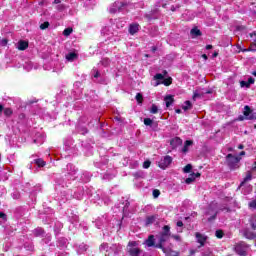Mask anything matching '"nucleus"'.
Returning <instances> with one entry per match:
<instances>
[{"mask_svg": "<svg viewBox=\"0 0 256 256\" xmlns=\"http://www.w3.org/2000/svg\"><path fill=\"white\" fill-rule=\"evenodd\" d=\"M1 45H3V46H5V45H7V39H3V40H1Z\"/></svg>", "mask_w": 256, "mask_h": 256, "instance_id": "nucleus-45", "label": "nucleus"}, {"mask_svg": "<svg viewBox=\"0 0 256 256\" xmlns=\"http://www.w3.org/2000/svg\"><path fill=\"white\" fill-rule=\"evenodd\" d=\"M86 249H87V245L81 244V245L78 247V253H83Z\"/></svg>", "mask_w": 256, "mask_h": 256, "instance_id": "nucleus-29", "label": "nucleus"}, {"mask_svg": "<svg viewBox=\"0 0 256 256\" xmlns=\"http://www.w3.org/2000/svg\"><path fill=\"white\" fill-rule=\"evenodd\" d=\"M247 181H251V173H248L244 178V181L240 184V187H243Z\"/></svg>", "mask_w": 256, "mask_h": 256, "instance_id": "nucleus-25", "label": "nucleus"}, {"mask_svg": "<svg viewBox=\"0 0 256 256\" xmlns=\"http://www.w3.org/2000/svg\"><path fill=\"white\" fill-rule=\"evenodd\" d=\"M56 9H58V11H63V9H65V5L60 4L56 7Z\"/></svg>", "mask_w": 256, "mask_h": 256, "instance_id": "nucleus-43", "label": "nucleus"}, {"mask_svg": "<svg viewBox=\"0 0 256 256\" xmlns=\"http://www.w3.org/2000/svg\"><path fill=\"white\" fill-rule=\"evenodd\" d=\"M196 239L197 242L200 243L201 246L205 245V242L207 241V236L201 234V233H196Z\"/></svg>", "mask_w": 256, "mask_h": 256, "instance_id": "nucleus-12", "label": "nucleus"}, {"mask_svg": "<svg viewBox=\"0 0 256 256\" xmlns=\"http://www.w3.org/2000/svg\"><path fill=\"white\" fill-rule=\"evenodd\" d=\"M202 58H203L204 61H207V59H208L207 56H206V54H203V55H202Z\"/></svg>", "mask_w": 256, "mask_h": 256, "instance_id": "nucleus-50", "label": "nucleus"}, {"mask_svg": "<svg viewBox=\"0 0 256 256\" xmlns=\"http://www.w3.org/2000/svg\"><path fill=\"white\" fill-rule=\"evenodd\" d=\"M245 119L246 120L255 119V117L253 116V111L249 106L244 107L243 116H239L238 118L239 121H245Z\"/></svg>", "mask_w": 256, "mask_h": 256, "instance_id": "nucleus-7", "label": "nucleus"}, {"mask_svg": "<svg viewBox=\"0 0 256 256\" xmlns=\"http://www.w3.org/2000/svg\"><path fill=\"white\" fill-rule=\"evenodd\" d=\"M170 229L171 228L169 226L163 227V232L156 236V239L158 240V244H156V247H158L159 249H162L165 255L167 256H179L177 252L171 249L163 248V243L169 241V237H171Z\"/></svg>", "mask_w": 256, "mask_h": 256, "instance_id": "nucleus-1", "label": "nucleus"}, {"mask_svg": "<svg viewBox=\"0 0 256 256\" xmlns=\"http://www.w3.org/2000/svg\"><path fill=\"white\" fill-rule=\"evenodd\" d=\"M159 195H160L159 190H154V191H153V197H154L155 199H157V197H159Z\"/></svg>", "mask_w": 256, "mask_h": 256, "instance_id": "nucleus-41", "label": "nucleus"}, {"mask_svg": "<svg viewBox=\"0 0 256 256\" xmlns=\"http://www.w3.org/2000/svg\"><path fill=\"white\" fill-rule=\"evenodd\" d=\"M94 77H95V78L99 77V72H96V73L94 74Z\"/></svg>", "mask_w": 256, "mask_h": 256, "instance_id": "nucleus-51", "label": "nucleus"}, {"mask_svg": "<svg viewBox=\"0 0 256 256\" xmlns=\"http://www.w3.org/2000/svg\"><path fill=\"white\" fill-rule=\"evenodd\" d=\"M191 145H193V141L187 140L182 149L183 153H187L189 151V147H191Z\"/></svg>", "mask_w": 256, "mask_h": 256, "instance_id": "nucleus-19", "label": "nucleus"}, {"mask_svg": "<svg viewBox=\"0 0 256 256\" xmlns=\"http://www.w3.org/2000/svg\"><path fill=\"white\" fill-rule=\"evenodd\" d=\"M219 54L217 53V52H215L214 54H213V57H217Z\"/></svg>", "mask_w": 256, "mask_h": 256, "instance_id": "nucleus-56", "label": "nucleus"}, {"mask_svg": "<svg viewBox=\"0 0 256 256\" xmlns=\"http://www.w3.org/2000/svg\"><path fill=\"white\" fill-rule=\"evenodd\" d=\"M100 251L105 252V256H111V255H117L119 252V248H117V245L109 246V244H102L100 246Z\"/></svg>", "mask_w": 256, "mask_h": 256, "instance_id": "nucleus-2", "label": "nucleus"}, {"mask_svg": "<svg viewBox=\"0 0 256 256\" xmlns=\"http://www.w3.org/2000/svg\"><path fill=\"white\" fill-rule=\"evenodd\" d=\"M243 235L246 239H256V233L251 232V230H244Z\"/></svg>", "mask_w": 256, "mask_h": 256, "instance_id": "nucleus-17", "label": "nucleus"}, {"mask_svg": "<svg viewBox=\"0 0 256 256\" xmlns=\"http://www.w3.org/2000/svg\"><path fill=\"white\" fill-rule=\"evenodd\" d=\"M235 251L237 255L246 256L247 253H249L250 248H249V245H247L245 242H240L236 244Z\"/></svg>", "mask_w": 256, "mask_h": 256, "instance_id": "nucleus-6", "label": "nucleus"}, {"mask_svg": "<svg viewBox=\"0 0 256 256\" xmlns=\"http://www.w3.org/2000/svg\"><path fill=\"white\" fill-rule=\"evenodd\" d=\"M165 76L163 74H156L154 76V80L156 81V83H158V81L161 83L162 81H164Z\"/></svg>", "mask_w": 256, "mask_h": 256, "instance_id": "nucleus-22", "label": "nucleus"}, {"mask_svg": "<svg viewBox=\"0 0 256 256\" xmlns=\"http://www.w3.org/2000/svg\"><path fill=\"white\" fill-rule=\"evenodd\" d=\"M250 225L252 227V229H256V215L252 216L250 219Z\"/></svg>", "mask_w": 256, "mask_h": 256, "instance_id": "nucleus-23", "label": "nucleus"}, {"mask_svg": "<svg viewBox=\"0 0 256 256\" xmlns=\"http://www.w3.org/2000/svg\"><path fill=\"white\" fill-rule=\"evenodd\" d=\"M174 239H179V236H174Z\"/></svg>", "mask_w": 256, "mask_h": 256, "instance_id": "nucleus-60", "label": "nucleus"}, {"mask_svg": "<svg viewBox=\"0 0 256 256\" xmlns=\"http://www.w3.org/2000/svg\"><path fill=\"white\" fill-rule=\"evenodd\" d=\"M176 141H181V139H179V138H176Z\"/></svg>", "mask_w": 256, "mask_h": 256, "instance_id": "nucleus-61", "label": "nucleus"}, {"mask_svg": "<svg viewBox=\"0 0 256 256\" xmlns=\"http://www.w3.org/2000/svg\"><path fill=\"white\" fill-rule=\"evenodd\" d=\"M157 111H159V109L157 108V106H156V105H152L151 110H150V113L155 114V113H157Z\"/></svg>", "mask_w": 256, "mask_h": 256, "instance_id": "nucleus-39", "label": "nucleus"}, {"mask_svg": "<svg viewBox=\"0 0 256 256\" xmlns=\"http://www.w3.org/2000/svg\"><path fill=\"white\" fill-rule=\"evenodd\" d=\"M2 112H3V106L0 105V113H2Z\"/></svg>", "mask_w": 256, "mask_h": 256, "instance_id": "nucleus-53", "label": "nucleus"}, {"mask_svg": "<svg viewBox=\"0 0 256 256\" xmlns=\"http://www.w3.org/2000/svg\"><path fill=\"white\" fill-rule=\"evenodd\" d=\"M256 36V32L250 34V37Z\"/></svg>", "mask_w": 256, "mask_h": 256, "instance_id": "nucleus-52", "label": "nucleus"}, {"mask_svg": "<svg viewBox=\"0 0 256 256\" xmlns=\"http://www.w3.org/2000/svg\"><path fill=\"white\" fill-rule=\"evenodd\" d=\"M240 155H245V151H242V152L240 153Z\"/></svg>", "mask_w": 256, "mask_h": 256, "instance_id": "nucleus-57", "label": "nucleus"}, {"mask_svg": "<svg viewBox=\"0 0 256 256\" xmlns=\"http://www.w3.org/2000/svg\"><path fill=\"white\" fill-rule=\"evenodd\" d=\"M243 148H244V146L241 144L238 146V149H243Z\"/></svg>", "mask_w": 256, "mask_h": 256, "instance_id": "nucleus-55", "label": "nucleus"}, {"mask_svg": "<svg viewBox=\"0 0 256 256\" xmlns=\"http://www.w3.org/2000/svg\"><path fill=\"white\" fill-rule=\"evenodd\" d=\"M77 57H78L77 53H75V52H70V53H68V54L66 55V60H67V61H70V62H73V61L77 60Z\"/></svg>", "mask_w": 256, "mask_h": 256, "instance_id": "nucleus-18", "label": "nucleus"}, {"mask_svg": "<svg viewBox=\"0 0 256 256\" xmlns=\"http://www.w3.org/2000/svg\"><path fill=\"white\" fill-rule=\"evenodd\" d=\"M226 161L231 169H239V162L241 161V158L234 156L233 154H228Z\"/></svg>", "mask_w": 256, "mask_h": 256, "instance_id": "nucleus-5", "label": "nucleus"}, {"mask_svg": "<svg viewBox=\"0 0 256 256\" xmlns=\"http://www.w3.org/2000/svg\"><path fill=\"white\" fill-rule=\"evenodd\" d=\"M249 207H250V209H256V199H255V200H252V201L249 203Z\"/></svg>", "mask_w": 256, "mask_h": 256, "instance_id": "nucleus-38", "label": "nucleus"}, {"mask_svg": "<svg viewBox=\"0 0 256 256\" xmlns=\"http://www.w3.org/2000/svg\"><path fill=\"white\" fill-rule=\"evenodd\" d=\"M152 51L155 52V51H157V49H156V48H153Z\"/></svg>", "mask_w": 256, "mask_h": 256, "instance_id": "nucleus-59", "label": "nucleus"}, {"mask_svg": "<svg viewBox=\"0 0 256 256\" xmlns=\"http://www.w3.org/2000/svg\"><path fill=\"white\" fill-rule=\"evenodd\" d=\"M139 24L137 23H133L130 25L129 27V33L130 35H135V33H137L139 31Z\"/></svg>", "mask_w": 256, "mask_h": 256, "instance_id": "nucleus-13", "label": "nucleus"}, {"mask_svg": "<svg viewBox=\"0 0 256 256\" xmlns=\"http://www.w3.org/2000/svg\"><path fill=\"white\" fill-rule=\"evenodd\" d=\"M193 169V166H191V164L186 165L183 168L184 173H191V170Z\"/></svg>", "mask_w": 256, "mask_h": 256, "instance_id": "nucleus-28", "label": "nucleus"}, {"mask_svg": "<svg viewBox=\"0 0 256 256\" xmlns=\"http://www.w3.org/2000/svg\"><path fill=\"white\" fill-rule=\"evenodd\" d=\"M49 28V22H44L40 25V29L45 30Z\"/></svg>", "mask_w": 256, "mask_h": 256, "instance_id": "nucleus-35", "label": "nucleus"}, {"mask_svg": "<svg viewBox=\"0 0 256 256\" xmlns=\"http://www.w3.org/2000/svg\"><path fill=\"white\" fill-rule=\"evenodd\" d=\"M164 101L166 103V107H171V105H173L175 99L173 98L172 95H167V96H165Z\"/></svg>", "mask_w": 256, "mask_h": 256, "instance_id": "nucleus-15", "label": "nucleus"}, {"mask_svg": "<svg viewBox=\"0 0 256 256\" xmlns=\"http://www.w3.org/2000/svg\"><path fill=\"white\" fill-rule=\"evenodd\" d=\"M59 3H61V0H54L55 5H59Z\"/></svg>", "mask_w": 256, "mask_h": 256, "instance_id": "nucleus-48", "label": "nucleus"}, {"mask_svg": "<svg viewBox=\"0 0 256 256\" xmlns=\"http://www.w3.org/2000/svg\"><path fill=\"white\" fill-rule=\"evenodd\" d=\"M206 49H207V50L213 49V45H207V46H206Z\"/></svg>", "mask_w": 256, "mask_h": 256, "instance_id": "nucleus-49", "label": "nucleus"}, {"mask_svg": "<svg viewBox=\"0 0 256 256\" xmlns=\"http://www.w3.org/2000/svg\"><path fill=\"white\" fill-rule=\"evenodd\" d=\"M0 219H3V221H7V215L5 213L0 212Z\"/></svg>", "mask_w": 256, "mask_h": 256, "instance_id": "nucleus-42", "label": "nucleus"}, {"mask_svg": "<svg viewBox=\"0 0 256 256\" xmlns=\"http://www.w3.org/2000/svg\"><path fill=\"white\" fill-rule=\"evenodd\" d=\"M240 87H247L248 88V87H251V86H250L248 81H241L240 82Z\"/></svg>", "mask_w": 256, "mask_h": 256, "instance_id": "nucleus-37", "label": "nucleus"}, {"mask_svg": "<svg viewBox=\"0 0 256 256\" xmlns=\"http://www.w3.org/2000/svg\"><path fill=\"white\" fill-rule=\"evenodd\" d=\"M35 163L38 167H45V161H43V159H37L35 160Z\"/></svg>", "mask_w": 256, "mask_h": 256, "instance_id": "nucleus-27", "label": "nucleus"}, {"mask_svg": "<svg viewBox=\"0 0 256 256\" xmlns=\"http://www.w3.org/2000/svg\"><path fill=\"white\" fill-rule=\"evenodd\" d=\"M171 83H173V78L168 77V78H164V80L162 82L158 81L154 84V87H157L159 85H165L166 87H169V85H171Z\"/></svg>", "mask_w": 256, "mask_h": 256, "instance_id": "nucleus-10", "label": "nucleus"}, {"mask_svg": "<svg viewBox=\"0 0 256 256\" xmlns=\"http://www.w3.org/2000/svg\"><path fill=\"white\" fill-rule=\"evenodd\" d=\"M253 83H255V79H253V78L250 77V78L248 79V84H249V85H253Z\"/></svg>", "mask_w": 256, "mask_h": 256, "instance_id": "nucleus-44", "label": "nucleus"}, {"mask_svg": "<svg viewBox=\"0 0 256 256\" xmlns=\"http://www.w3.org/2000/svg\"><path fill=\"white\" fill-rule=\"evenodd\" d=\"M197 177H201V173H192V174H190V176L185 180V183H187V185H191V183H193V181H195V179H197Z\"/></svg>", "mask_w": 256, "mask_h": 256, "instance_id": "nucleus-11", "label": "nucleus"}, {"mask_svg": "<svg viewBox=\"0 0 256 256\" xmlns=\"http://www.w3.org/2000/svg\"><path fill=\"white\" fill-rule=\"evenodd\" d=\"M191 107H193V105L191 104V101H185L184 105L182 106V109L184 111H189V109H191Z\"/></svg>", "mask_w": 256, "mask_h": 256, "instance_id": "nucleus-21", "label": "nucleus"}, {"mask_svg": "<svg viewBox=\"0 0 256 256\" xmlns=\"http://www.w3.org/2000/svg\"><path fill=\"white\" fill-rule=\"evenodd\" d=\"M190 33H191L192 37L201 36V30H199L198 28H193Z\"/></svg>", "mask_w": 256, "mask_h": 256, "instance_id": "nucleus-20", "label": "nucleus"}, {"mask_svg": "<svg viewBox=\"0 0 256 256\" xmlns=\"http://www.w3.org/2000/svg\"><path fill=\"white\" fill-rule=\"evenodd\" d=\"M155 222V216H149L146 220L147 225H150V223Z\"/></svg>", "mask_w": 256, "mask_h": 256, "instance_id": "nucleus-30", "label": "nucleus"}, {"mask_svg": "<svg viewBox=\"0 0 256 256\" xmlns=\"http://www.w3.org/2000/svg\"><path fill=\"white\" fill-rule=\"evenodd\" d=\"M252 75H254V77H256V71L252 73Z\"/></svg>", "mask_w": 256, "mask_h": 256, "instance_id": "nucleus-58", "label": "nucleus"}, {"mask_svg": "<svg viewBox=\"0 0 256 256\" xmlns=\"http://www.w3.org/2000/svg\"><path fill=\"white\" fill-rule=\"evenodd\" d=\"M136 101L143 103V95H141V93L136 94Z\"/></svg>", "mask_w": 256, "mask_h": 256, "instance_id": "nucleus-32", "label": "nucleus"}, {"mask_svg": "<svg viewBox=\"0 0 256 256\" xmlns=\"http://www.w3.org/2000/svg\"><path fill=\"white\" fill-rule=\"evenodd\" d=\"M177 227H183V222L182 221H178L177 222Z\"/></svg>", "mask_w": 256, "mask_h": 256, "instance_id": "nucleus-46", "label": "nucleus"}, {"mask_svg": "<svg viewBox=\"0 0 256 256\" xmlns=\"http://www.w3.org/2000/svg\"><path fill=\"white\" fill-rule=\"evenodd\" d=\"M151 167V161L147 160L143 163V168L144 169H149Z\"/></svg>", "mask_w": 256, "mask_h": 256, "instance_id": "nucleus-36", "label": "nucleus"}, {"mask_svg": "<svg viewBox=\"0 0 256 256\" xmlns=\"http://www.w3.org/2000/svg\"><path fill=\"white\" fill-rule=\"evenodd\" d=\"M137 242H130L128 244V251L131 256H145V252L138 248Z\"/></svg>", "mask_w": 256, "mask_h": 256, "instance_id": "nucleus-3", "label": "nucleus"}, {"mask_svg": "<svg viewBox=\"0 0 256 256\" xmlns=\"http://www.w3.org/2000/svg\"><path fill=\"white\" fill-rule=\"evenodd\" d=\"M248 51H253L254 53L256 52V40H254L250 47L248 48Z\"/></svg>", "mask_w": 256, "mask_h": 256, "instance_id": "nucleus-26", "label": "nucleus"}, {"mask_svg": "<svg viewBox=\"0 0 256 256\" xmlns=\"http://www.w3.org/2000/svg\"><path fill=\"white\" fill-rule=\"evenodd\" d=\"M144 245L146 247H153L155 245V237L150 235L147 240H145Z\"/></svg>", "mask_w": 256, "mask_h": 256, "instance_id": "nucleus-14", "label": "nucleus"}, {"mask_svg": "<svg viewBox=\"0 0 256 256\" xmlns=\"http://www.w3.org/2000/svg\"><path fill=\"white\" fill-rule=\"evenodd\" d=\"M123 8V2H115L113 5L110 6V13H117V11H121V9Z\"/></svg>", "mask_w": 256, "mask_h": 256, "instance_id": "nucleus-9", "label": "nucleus"}, {"mask_svg": "<svg viewBox=\"0 0 256 256\" xmlns=\"http://www.w3.org/2000/svg\"><path fill=\"white\" fill-rule=\"evenodd\" d=\"M215 236H216L218 239H223V231L217 230V231L215 232Z\"/></svg>", "mask_w": 256, "mask_h": 256, "instance_id": "nucleus-31", "label": "nucleus"}, {"mask_svg": "<svg viewBox=\"0 0 256 256\" xmlns=\"http://www.w3.org/2000/svg\"><path fill=\"white\" fill-rule=\"evenodd\" d=\"M73 33V28H66L64 31H63V35L65 37H69V35H71Z\"/></svg>", "mask_w": 256, "mask_h": 256, "instance_id": "nucleus-24", "label": "nucleus"}, {"mask_svg": "<svg viewBox=\"0 0 256 256\" xmlns=\"http://www.w3.org/2000/svg\"><path fill=\"white\" fill-rule=\"evenodd\" d=\"M102 35H109V27H104L102 29Z\"/></svg>", "mask_w": 256, "mask_h": 256, "instance_id": "nucleus-40", "label": "nucleus"}, {"mask_svg": "<svg viewBox=\"0 0 256 256\" xmlns=\"http://www.w3.org/2000/svg\"><path fill=\"white\" fill-rule=\"evenodd\" d=\"M197 97H199V94L197 92H195L193 95V99H197Z\"/></svg>", "mask_w": 256, "mask_h": 256, "instance_id": "nucleus-47", "label": "nucleus"}, {"mask_svg": "<svg viewBox=\"0 0 256 256\" xmlns=\"http://www.w3.org/2000/svg\"><path fill=\"white\" fill-rule=\"evenodd\" d=\"M144 125H147V126L153 125V120H151L150 118L144 119Z\"/></svg>", "mask_w": 256, "mask_h": 256, "instance_id": "nucleus-34", "label": "nucleus"}, {"mask_svg": "<svg viewBox=\"0 0 256 256\" xmlns=\"http://www.w3.org/2000/svg\"><path fill=\"white\" fill-rule=\"evenodd\" d=\"M12 113H13V110H11L10 108L4 109V115H6V117H9V115H11Z\"/></svg>", "mask_w": 256, "mask_h": 256, "instance_id": "nucleus-33", "label": "nucleus"}, {"mask_svg": "<svg viewBox=\"0 0 256 256\" xmlns=\"http://www.w3.org/2000/svg\"><path fill=\"white\" fill-rule=\"evenodd\" d=\"M173 162V158L171 156H165L163 159L159 161V167L160 169H167Z\"/></svg>", "mask_w": 256, "mask_h": 256, "instance_id": "nucleus-8", "label": "nucleus"}, {"mask_svg": "<svg viewBox=\"0 0 256 256\" xmlns=\"http://www.w3.org/2000/svg\"><path fill=\"white\" fill-rule=\"evenodd\" d=\"M175 111H176V113H178V114L181 113V109H176Z\"/></svg>", "mask_w": 256, "mask_h": 256, "instance_id": "nucleus-54", "label": "nucleus"}, {"mask_svg": "<svg viewBox=\"0 0 256 256\" xmlns=\"http://www.w3.org/2000/svg\"><path fill=\"white\" fill-rule=\"evenodd\" d=\"M217 213H219V205L215 202H212L206 211V215L210 216L208 217V221H211V219H215Z\"/></svg>", "mask_w": 256, "mask_h": 256, "instance_id": "nucleus-4", "label": "nucleus"}, {"mask_svg": "<svg viewBox=\"0 0 256 256\" xmlns=\"http://www.w3.org/2000/svg\"><path fill=\"white\" fill-rule=\"evenodd\" d=\"M27 47H29V43H27L26 41L18 42L17 49H19V51H25Z\"/></svg>", "mask_w": 256, "mask_h": 256, "instance_id": "nucleus-16", "label": "nucleus"}]
</instances>
